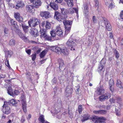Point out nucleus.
I'll use <instances>...</instances> for the list:
<instances>
[{
	"label": "nucleus",
	"mask_w": 123,
	"mask_h": 123,
	"mask_svg": "<svg viewBox=\"0 0 123 123\" xmlns=\"http://www.w3.org/2000/svg\"><path fill=\"white\" fill-rule=\"evenodd\" d=\"M63 46H53L51 47V49L53 51L58 53H61L62 52L63 54L65 56H67L69 54V50L65 47H63Z\"/></svg>",
	"instance_id": "obj_1"
},
{
	"label": "nucleus",
	"mask_w": 123,
	"mask_h": 123,
	"mask_svg": "<svg viewBox=\"0 0 123 123\" xmlns=\"http://www.w3.org/2000/svg\"><path fill=\"white\" fill-rule=\"evenodd\" d=\"M61 28L59 26H56V28L55 31L56 32H58L59 31L61 30Z\"/></svg>",
	"instance_id": "obj_55"
},
{
	"label": "nucleus",
	"mask_w": 123,
	"mask_h": 123,
	"mask_svg": "<svg viewBox=\"0 0 123 123\" xmlns=\"http://www.w3.org/2000/svg\"><path fill=\"white\" fill-rule=\"evenodd\" d=\"M21 23V25L20 24V25H22L23 29L25 32H27L28 31V29L29 28V26H27L25 24H24V22L23 21Z\"/></svg>",
	"instance_id": "obj_26"
},
{
	"label": "nucleus",
	"mask_w": 123,
	"mask_h": 123,
	"mask_svg": "<svg viewBox=\"0 0 123 123\" xmlns=\"http://www.w3.org/2000/svg\"><path fill=\"white\" fill-rule=\"evenodd\" d=\"M83 10L85 18L88 20H89L90 17L88 13V7L87 5H86L84 6Z\"/></svg>",
	"instance_id": "obj_12"
},
{
	"label": "nucleus",
	"mask_w": 123,
	"mask_h": 123,
	"mask_svg": "<svg viewBox=\"0 0 123 123\" xmlns=\"http://www.w3.org/2000/svg\"><path fill=\"white\" fill-rule=\"evenodd\" d=\"M64 15V18L65 19H66V18H67V14H63Z\"/></svg>",
	"instance_id": "obj_64"
},
{
	"label": "nucleus",
	"mask_w": 123,
	"mask_h": 123,
	"mask_svg": "<svg viewBox=\"0 0 123 123\" xmlns=\"http://www.w3.org/2000/svg\"><path fill=\"white\" fill-rule=\"evenodd\" d=\"M106 120V118L105 117H98V122L100 123H106L105 121Z\"/></svg>",
	"instance_id": "obj_22"
},
{
	"label": "nucleus",
	"mask_w": 123,
	"mask_h": 123,
	"mask_svg": "<svg viewBox=\"0 0 123 123\" xmlns=\"http://www.w3.org/2000/svg\"><path fill=\"white\" fill-rule=\"evenodd\" d=\"M103 23L106 29L109 31H111L112 29V27L110 23L109 22L107 19L106 18L103 19Z\"/></svg>",
	"instance_id": "obj_10"
},
{
	"label": "nucleus",
	"mask_w": 123,
	"mask_h": 123,
	"mask_svg": "<svg viewBox=\"0 0 123 123\" xmlns=\"http://www.w3.org/2000/svg\"><path fill=\"white\" fill-rule=\"evenodd\" d=\"M66 96L67 97H68L70 96L72 93V90L68 88L67 87L65 90Z\"/></svg>",
	"instance_id": "obj_20"
},
{
	"label": "nucleus",
	"mask_w": 123,
	"mask_h": 123,
	"mask_svg": "<svg viewBox=\"0 0 123 123\" xmlns=\"http://www.w3.org/2000/svg\"><path fill=\"white\" fill-rule=\"evenodd\" d=\"M89 119V116L87 114H85L84 115V117L81 120L82 122H85L86 120H87Z\"/></svg>",
	"instance_id": "obj_37"
},
{
	"label": "nucleus",
	"mask_w": 123,
	"mask_h": 123,
	"mask_svg": "<svg viewBox=\"0 0 123 123\" xmlns=\"http://www.w3.org/2000/svg\"><path fill=\"white\" fill-rule=\"evenodd\" d=\"M9 102V105L10 104H11L12 105L14 106H16V105L17 103V102L13 99L11 100L10 102Z\"/></svg>",
	"instance_id": "obj_36"
},
{
	"label": "nucleus",
	"mask_w": 123,
	"mask_h": 123,
	"mask_svg": "<svg viewBox=\"0 0 123 123\" xmlns=\"http://www.w3.org/2000/svg\"><path fill=\"white\" fill-rule=\"evenodd\" d=\"M115 111L116 112V114L117 116H119L120 115L119 114V111H118L117 110L116 107L115 108Z\"/></svg>",
	"instance_id": "obj_58"
},
{
	"label": "nucleus",
	"mask_w": 123,
	"mask_h": 123,
	"mask_svg": "<svg viewBox=\"0 0 123 123\" xmlns=\"http://www.w3.org/2000/svg\"><path fill=\"white\" fill-rule=\"evenodd\" d=\"M98 117L96 116H93L92 117L91 119L92 121L95 122V123L98 122Z\"/></svg>",
	"instance_id": "obj_40"
},
{
	"label": "nucleus",
	"mask_w": 123,
	"mask_h": 123,
	"mask_svg": "<svg viewBox=\"0 0 123 123\" xmlns=\"http://www.w3.org/2000/svg\"><path fill=\"white\" fill-rule=\"evenodd\" d=\"M28 23L29 26L34 27L38 25L39 22L37 18H32L29 21Z\"/></svg>",
	"instance_id": "obj_5"
},
{
	"label": "nucleus",
	"mask_w": 123,
	"mask_h": 123,
	"mask_svg": "<svg viewBox=\"0 0 123 123\" xmlns=\"http://www.w3.org/2000/svg\"><path fill=\"white\" fill-rule=\"evenodd\" d=\"M51 24L48 21H47L45 25V28L46 29H48L50 28Z\"/></svg>",
	"instance_id": "obj_41"
},
{
	"label": "nucleus",
	"mask_w": 123,
	"mask_h": 123,
	"mask_svg": "<svg viewBox=\"0 0 123 123\" xmlns=\"http://www.w3.org/2000/svg\"><path fill=\"white\" fill-rule=\"evenodd\" d=\"M105 63V61L103 60H102L101 61L97 69V71L99 73H102L104 72L105 70L104 67Z\"/></svg>",
	"instance_id": "obj_6"
},
{
	"label": "nucleus",
	"mask_w": 123,
	"mask_h": 123,
	"mask_svg": "<svg viewBox=\"0 0 123 123\" xmlns=\"http://www.w3.org/2000/svg\"><path fill=\"white\" fill-rule=\"evenodd\" d=\"M110 94L108 92L106 93L99 97V100L101 101H102L108 99L110 97Z\"/></svg>",
	"instance_id": "obj_9"
},
{
	"label": "nucleus",
	"mask_w": 123,
	"mask_h": 123,
	"mask_svg": "<svg viewBox=\"0 0 123 123\" xmlns=\"http://www.w3.org/2000/svg\"><path fill=\"white\" fill-rule=\"evenodd\" d=\"M58 63L59 65V69L61 70L64 65L63 61L62 59H59L58 60Z\"/></svg>",
	"instance_id": "obj_30"
},
{
	"label": "nucleus",
	"mask_w": 123,
	"mask_h": 123,
	"mask_svg": "<svg viewBox=\"0 0 123 123\" xmlns=\"http://www.w3.org/2000/svg\"><path fill=\"white\" fill-rule=\"evenodd\" d=\"M117 86L121 89H123V83L119 80H117L116 83Z\"/></svg>",
	"instance_id": "obj_27"
},
{
	"label": "nucleus",
	"mask_w": 123,
	"mask_h": 123,
	"mask_svg": "<svg viewBox=\"0 0 123 123\" xmlns=\"http://www.w3.org/2000/svg\"><path fill=\"white\" fill-rule=\"evenodd\" d=\"M73 23V21H72L65 20L63 21V23L64 25L65 26H68L69 25V26L71 25Z\"/></svg>",
	"instance_id": "obj_28"
},
{
	"label": "nucleus",
	"mask_w": 123,
	"mask_h": 123,
	"mask_svg": "<svg viewBox=\"0 0 123 123\" xmlns=\"http://www.w3.org/2000/svg\"><path fill=\"white\" fill-rule=\"evenodd\" d=\"M50 6L51 7L55 10H57L58 9V5L55 3H51L50 4Z\"/></svg>",
	"instance_id": "obj_23"
},
{
	"label": "nucleus",
	"mask_w": 123,
	"mask_h": 123,
	"mask_svg": "<svg viewBox=\"0 0 123 123\" xmlns=\"http://www.w3.org/2000/svg\"><path fill=\"white\" fill-rule=\"evenodd\" d=\"M32 3L34 7L35 8H39L41 6L42 2L40 0H35Z\"/></svg>",
	"instance_id": "obj_14"
},
{
	"label": "nucleus",
	"mask_w": 123,
	"mask_h": 123,
	"mask_svg": "<svg viewBox=\"0 0 123 123\" xmlns=\"http://www.w3.org/2000/svg\"><path fill=\"white\" fill-rule=\"evenodd\" d=\"M32 59V60L34 61L36 57V54H33L31 55Z\"/></svg>",
	"instance_id": "obj_49"
},
{
	"label": "nucleus",
	"mask_w": 123,
	"mask_h": 123,
	"mask_svg": "<svg viewBox=\"0 0 123 123\" xmlns=\"http://www.w3.org/2000/svg\"><path fill=\"white\" fill-rule=\"evenodd\" d=\"M20 93V92L18 90H15L13 93V95L15 94L16 95H18Z\"/></svg>",
	"instance_id": "obj_51"
},
{
	"label": "nucleus",
	"mask_w": 123,
	"mask_h": 123,
	"mask_svg": "<svg viewBox=\"0 0 123 123\" xmlns=\"http://www.w3.org/2000/svg\"><path fill=\"white\" fill-rule=\"evenodd\" d=\"M14 17L20 23L22 22L23 21V17L20 16V14L18 12L15 13Z\"/></svg>",
	"instance_id": "obj_13"
},
{
	"label": "nucleus",
	"mask_w": 123,
	"mask_h": 123,
	"mask_svg": "<svg viewBox=\"0 0 123 123\" xmlns=\"http://www.w3.org/2000/svg\"><path fill=\"white\" fill-rule=\"evenodd\" d=\"M21 100L22 101V107L23 110L24 112H27L26 102L25 96L22 95L21 97Z\"/></svg>",
	"instance_id": "obj_7"
},
{
	"label": "nucleus",
	"mask_w": 123,
	"mask_h": 123,
	"mask_svg": "<svg viewBox=\"0 0 123 123\" xmlns=\"http://www.w3.org/2000/svg\"><path fill=\"white\" fill-rule=\"evenodd\" d=\"M11 24L13 27H15L17 25L16 22L13 19L11 20Z\"/></svg>",
	"instance_id": "obj_45"
},
{
	"label": "nucleus",
	"mask_w": 123,
	"mask_h": 123,
	"mask_svg": "<svg viewBox=\"0 0 123 123\" xmlns=\"http://www.w3.org/2000/svg\"><path fill=\"white\" fill-rule=\"evenodd\" d=\"M61 13L63 14H68V10L64 8H61Z\"/></svg>",
	"instance_id": "obj_35"
},
{
	"label": "nucleus",
	"mask_w": 123,
	"mask_h": 123,
	"mask_svg": "<svg viewBox=\"0 0 123 123\" xmlns=\"http://www.w3.org/2000/svg\"><path fill=\"white\" fill-rule=\"evenodd\" d=\"M67 2V4L69 7H72L73 6V0H65Z\"/></svg>",
	"instance_id": "obj_29"
},
{
	"label": "nucleus",
	"mask_w": 123,
	"mask_h": 123,
	"mask_svg": "<svg viewBox=\"0 0 123 123\" xmlns=\"http://www.w3.org/2000/svg\"><path fill=\"white\" fill-rule=\"evenodd\" d=\"M26 52V53L29 55H30L31 53V50L29 49H26L25 50Z\"/></svg>",
	"instance_id": "obj_57"
},
{
	"label": "nucleus",
	"mask_w": 123,
	"mask_h": 123,
	"mask_svg": "<svg viewBox=\"0 0 123 123\" xmlns=\"http://www.w3.org/2000/svg\"><path fill=\"white\" fill-rule=\"evenodd\" d=\"M14 7L16 9H17L19 8H21L20 6L19 5L18 2L16 3Z\"/></svg>",
	"instance_id": "obj_54"
},
{
	"label": "nucleus",
	"mask_w": 123,
	"mask_h": 123,
	"mask_svg": "<svg viewBox=\"0 0 123 123\" xmlns=\"http://www.w3.org/2000/svg\"><path fill=\"white\" fill-rule=\"evenodd\" d=\"M46 32V30L45 29H41L40 31V32L41 34V37H43L45 39L50 41H54V39H52L51 37L47 34Z\"/></svg>",
	"instance_id": "obj_3"
},
{
	"label": "nucleus",
	"mask_w": 123,
	"mask_h": 123,
	"mask_svg": "<svg viewBox=\"0 0 123 123\" xmlns=\"http://www.w3.org/2000/svg\"><path fill=\"white\" fill-rule=\"evenodd\" d=\"M110 101L111 102V103L113 104L114 103L115 101V99L113 98L110 99Z\"/></svg>",
	"instance_id": "obj_52"
},
{
	"label": "nucleus",
	"mask_w": 123,
	"mask_h": 123,
	"mask_svg": "<svg viewBox=\"0 0 123 123\" xmlns=\"http://www.w3.org/2000/svg\"><path fill=\"white\" fill-rule=\"evenodd\" d=\"M16 44V41L14 39H12L10 40L9 43V44L11 46H14Z\"/></svg>",
	"instance_id": "obj_31"
},
{
	"label": "nucleus",
	"mask_w": 123,
	"mask_h": 123,
	"mask_svg": "<svg viewBox=\"0 0 123 123\" xmlns=\"http://www.w3.org/2000/svg\"><path fill=\"white\" fill-rule=\"evenodd\" d=\"M61 17L60 13L58 12L57 11L55 12L54 16V18L56 19L58 21H60V20Z\"/></svg>",
	"instance_id": "obj_24"
},
{
	"label": "nucleus",
	"mask_w": 123,
	"mask_h": 123,
	"mask_svg": "<svg viewBox=\"0 0 123 123\" xmlns=\"http://www.w3.org/2000/svg\"><path fill=\"white\" fill-rule=\"evenodd\" d=\"M65 34L67 35L70 32L71 30V26H65Z\"/></svg>",
	"instance_id": "obj_33"
},
{
	"label": "nucleus",
	"mask_w": 123,
	"mask_h": 123,
	"mask_svg": "<svg viewBox=\"0 0 123 123\" xmlns=\"http://www.w3.org/2000/svg\"><path fill=\"white\" fill-rule=\"evenodd\" d=\"M99 112H100V110H98V111H93V112L95 114H99Z\"/></svg>",
	"instance_id": "obj_59"
},
{
	"label": "nucleus",
	"mask_w": 123,
	"mask_h": 123,
	"mask_svg": "<svg viewBox=\"0 0 123 123\" xmlns=\"http://www.w3.org/2000/svg\"><path fill=\"white\" fill-rule=\"evenodd\" d=\"M46 53L47 52L46 50H44L41 53L40 55V57L41 58H43L45 55Z\"/></svg>",
	"instance_id": "obj_39"
},
{
	"label": "nucleus",
	"mask_w": 123,
	"mask_h": 123,
	"mask_svg": "<svg viewBox=\"0 0 123 123\" xmlns=\"http://www.w3.org/2000/svg\"><path fill=\"white\" fill-rule=\"evenodd\" d=\"M5 64L8 67V68H9L10 69V68H11L10 66V65L9 64V61H8V60H7V61H6V62H5Z\"/></svg>",
	"instance_id": "obj_53"
},
{
	"label": "nucleus",
	"mask_w": 123,
	"mask_h": 123,
	"mask_svg": "<svg viewBox=\"0 0 123 123\" xmlns=\"http://www.w3.org/2000/svg\"><path fill=\"white\" fill-rule=\"evenodd\" d=\"M40 15L42 17L46 18L48 17L49 15L48 12L46 11L41 12Z\"/></svg>",
	"instance_id": "obj_32"
},
{
	"label": "nucleus",
	"mask_w": 123,
	"mask_h": 123,
	"mask_svg": "<svg viewBox=\"0 0 123 123\" xmlns=\"http://www.w3.org/2000/svg\"><path fill=\"white\" fill-rule=\"evenodd\" d=\"M113 5L112 3H110L109 4V7L111 8L113 7Z\"/></svg>",
	"instance_id": "obj_61"
},
{
	"label": "nucleus",
	"mask_w": 123,
	"mask_h": 123,
	"mask_svg": "<svg viewBox=\"0 0 123 123\" xmlns=\"http://www.w3.org/2000/svg\"><path fill=\"white\" fill-rule=\"evenodd\" d=\"M30 32L32 35H34L35 37L39 35L37 29L33 28L30 31Z\"/></svg>",
	"instance_id": "obj_17"
},
{
	"label": "nucleus",
	"mask_w": 123,
	"mask_h": 123,
	"mask_svg": "<svg viewBox=\"0 0 123 123\" xmlns=\"http://www.w3.org/2000/svg\"><path fill=\"white\" fill-rule=\"evenodd\" d=\"M63 32L62 29L58 32H56V34L57 35L59 36H62Z\"/></svg>",
	"instance_id": "obj_42"
},
{
	"label": "nucleus",
	"mask_w": 123,
	"mask_h": 123,
	"mask_svg": "<svg viewBox=\"0 0 123 123\" xmlns=\"http://www.w3.org/2000/svg\"><path fill=\"white\" fill-rule=\"evenodd\" d=\"M47 21H44L42 22L41 23V25L42 27H44L45 26V25L46 24Z\"/></svg>",
	"instance_id": "obj_56"
},
{
	"label": "nucleus",
	"mask_w": 123,
	"mask_h": 123,
	"mask_svg": "<svg viewBox=\"0 0 123 123\" xmlns=\"http://www.w3.org/2000/svg\"><path fill=\"white\" fill-rule=\"evenodd\" d=\"M4 34L5 35L7 34L8 33V30L7 28H5L4 30Z\"/></svg>",
	"instance_id": "obj_50"
},
{
	"label": "nucleus",
	"mask_w": 123,
	"mask_h": 123,
	"mask_svg": "<svg viewBox=\"0 0 123 123\" xmlns=\"http://www.w3.org/2000/svg\"><path fill=\"white\" fill-rule=\"evenodd\" d=\"M95 2V7L97 9L98 7L99 2L98 0H94Z\"/></svg>",
	"instance_id": "obj_46"
},
{
	"label": "nucleus",
	"mask_w": 123,
	"mask_h": 123,
	"mask_svg": "<svg viewBox=\"0 0 123 123\" xmlns=\"http://www.w3.org/2000/svg\"><path fill=\"white\" fill-rule=\"evenodd\" d=\"M92 23L94 24L97 22V20L96 19V17L94 16H93L92 18Z\"/></svg>",
	"instance_id": "obj_48"
},
{
	"label": "nucleus",
	"mask_w": 123,
	"mask_h": 123,
	"mask_svg": "<svg viewBox=\"0 0 123 123\" xmlns=\"http://www.w3.org/2000/svg\"><path fill=\"white\" fill-rule=\"evenodd\" d=\"M114 53L116 58L118 59L120 56V55L118 52L117 50L115 49L114 51Z\"/></svg>",
	"instance_id": "obj_38"
},
{
	"label": "nucleus",
	"mask_w": 123,
	"mask_h": 123,
	"mask_svg": "<svg viewBox=\"0 0 123 123\" xmlns=\"http://www.w3.org/2000/svg\"><path fill=\"white\" fill-rule=\"evenodd\" d=\"M107 112V111L105 110H100L99 114H106Z\"/></svg>",
	"instance_id": "obj_47"
},
{
	"label": "nucleus",
	"mask_w": 123,
	"mask_h": 123,
	"mask_svg": "<svg viewBox=\"0 0 123 123\" xmlns=\"http://www.w3.org/2000/svg\"><path fill=\"white\" fill-rule=\"evenodd\" d=\"M38 120L41 123H50L47 121H45L44 116L42 115H40L38 118Z\"/></svg>",
	"instance_id": "obj_16"
},
{
	"label": "nucleus",
	"mask_w": 123,
	"mask_h": 123,
	"mask_svg": "<svg viewBox=\"0 0 123 123\" xmlns=\"http://www.w3.org/2000/svg\"><path fill=\"white\" fill-rule=\"evenodd\" d=\"M109 89L112 92L113 88L114 85V82L113 80L112 79L110 80L109 81Z\"/></svg>",
	"instance_id": "obj_25"
},
{
	"label": "nucleus",
	"mask_w": 123,
	"mask_h": 123,
	"mask_svg": "<svg viewBox=\"0 0 123 123\" xmlns=\"http://www.w3.org/2000/svg\"><path fill=\"white\" fill-rule=\"evenodd\" d=\"M76 41L72 38L69 39L67 42V45L68 46L70 49L72 50H75V47L76 46Z\"/></svg>",
	"instance_id": "obj_2"
},
{
	"label": "nucleus",
	"mask_w": 123,
	"mask_h": 123,
	"mask_svg": "<svg viewBox=\"0 0 123 123\" xmlns=\"http://www.w3.org/2000/svg\"><path fill=\"white\" fill-rule=\"evenodd\" d=\"M74 11L77 14L78 13V10L77 8H69L68 10V14H73Z\"/></svg>",
	"instance_id": "obj_21"
},
{
	"label": "nucleus",
	"mask_w": 123,
	"mask_h": 123,
	"mask_svg": "<svg viewBox=\"0 0 123 123\" xmlns=\"http://www.w3.org/2000/svg\"><path fill=\"white\" fill-rule=\"evenodd\" d=\"M26 7L27 11L32 13L34 11V7L33 5H27L26 6Z\"/></svg>",
	"instance_id": "obj_15"
},
{
	"label": "nucleus",
	"mask_w": 123,
	"mask_h": 123,
	"mask_svg": "<svg viewBox=\"0 0 123 123\" xmlns=\"http://www.w3.org/2000/svg\"><path fill=\"white\" fill-rule=\"evenodd\" d=\"M11 84L10 83H7L4 86V87L7 88V93L11 96L13 95V93L12 92V89L11 88Z\"/></svg>",
	"instance_id": "obj_8"
},
{
	"label": "nucleus",
	"mask_w": 123,
	"mask_h": 123,
	"mask_svg": "<svg viewBox=\"0 0 123 123\" xmlns=\"http://www.w3.org/2000/svg\"><path fill=\"white\" fill-rule=\"evenodd\" d=\"M6 77V75L5 74L3 75L1 74L0 76V79L2 78H4Z\"/></svg>",
	"instance_id": "obj_60"
},
{
	"label": "nucleus",
	"mask_w": 123,
	"mask_h": 123,
	"mask_svg": "<svg viewBox=\"0 0 123 123\" xmlns=\"http://www.w3.org/2000/svg\"><path fill=\"white\" fill-rule=\"evenodd\" d=\"M50 34L52 38H54V40H57L58 39V38L56 34V32L55 31L52 30L50 31Z\"/></svg>",
	"instance_id": "obj_18"
},
{
	"label": "nucleus",
	"mask_w": 123,
	"mask_h": 123,
	"mask_svg": "<svg viewBox=\"0 0 123 123\" xmlns=\"http://www.w3.org/2000/svg\"><path fill=\"white\" fill-rule=\"evenodd\" d=\"M116 99L117 100V102H119L120 101H121V98L119 97H117L116 98Z\"/></svg>",
	"instance_id": "obj_63"
},
{
	"label": "nucleus",
	"mask_w": 123,
	"mask_h": 123,
	"mask_svg": "<svg viewBox=\"0 0 123 123\" xmlns=\"http://www.w3.org/2000/svg\"><path fill=\"white\" fill-rule=\"evenodd\" d=\"M78 110L79 113L81 114L82 110V105H80L78 106Z\"/></svg>",
	"instance_id": "obj_44"
},
{
	"label": "nucleus",
	"mask_w": 123,
	"mask_h": 123,
	"mask_svg": "<svg viewBox=\"0 0 123 123\" xmlns=\"http://www.w3.org/2000/svg\"><path fill=\"white\" fill-rule=\"evenodd\" d=\"M18 3L21 8L24 6L25 4L23 1L20 0L18 2Z\"/></svg>",
	"instance_id": "obj_43"
},
{
	"label": "nucleus",
	"mask_w": 123,
	"mask_h": 123,
	"mask_svg": "<svg viewBox=\"0 0 123 123\" xmlns=\"http://www.w3.org/2000/svg\"><path fill=\"white\" fill-rule=\"evenodd\" d=\"M105 91V90L103 88L100 87L98 88L96 92L98 95H100L104 93Z\"/></svg>",
	"instance_id": "obj_19"
},
{
	"label": "nucleus",
	"mask_w": 123,
	"mask_h": 123,
	"mask_svg": "<svg viewBox=\"0 0 123 123\" xmlns=\"http://www.w3.org/2000/svg\"><path fill=\"white\" fill-rule=\"evenodd\" d=\"M5 53L6 55H7L8 57H10L13 54V52L11 51L6 50L5 51Z\"/></svg>",
	"instance_id": "obj_34"
},
{
	"label": "nucleus",
	"mask_w": 123,
	"mask_h": 123,
	"mask_svg": "<svg viewBox=\"0 0 123 123\" xmlns=\"http://www.w3.org/2000/svg\"><path fill=\"white\" fill-rule=\"evenodd\" d=\"M15 32L18 35L19 37L25 41L26 42L27 41V38L22 33L20 30L16 29Z\"/></svg>",
	"instance_id": "obj_11"
},
{
	"label": "nucleus",
	"mask_w": 123,
	"mask_h": 123,
	"mask_svg": "<svg viewBox=\"0 0 123 123\" xmlns=\"http://www.w3.org/2000/svg\"><path fill=\"white\" fill-rule=\"evenodd\" d=\"M9 102H4L3 106V112L5 114H8L10 112L11 110L9 106Z\"/></svg>",
	"instance_id": "obj_4"
},
{
	"label": "nucleus",
	"mask_w": 123,
	"mask_h": 123,
	"mask_svg": "<svg viewBox=\"0 0 123 123\" xmlns=\"http://www.w3.org/2000/svg\"><path fill=\"white\" fill-rule=\"evenodd\" d=\"M120 17L123 20V11H122V12L121 13Z\"/></svg>",
	"instance_id": "obj_62"
}]
</instances>
